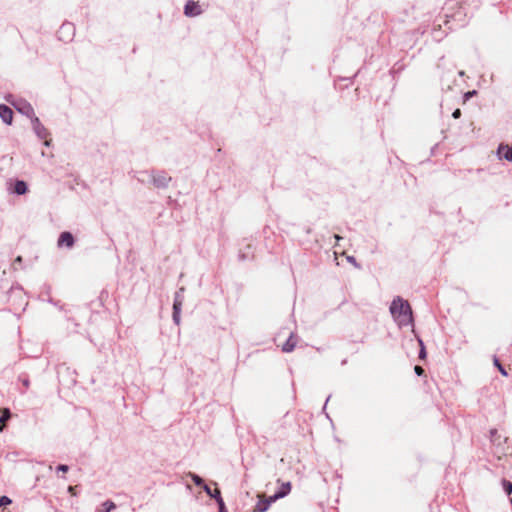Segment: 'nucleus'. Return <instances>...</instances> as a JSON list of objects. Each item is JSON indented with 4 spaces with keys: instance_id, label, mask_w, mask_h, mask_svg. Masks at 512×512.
Masks as SVG:
<instances>
[{
    "instance_id": "0eeeda50",
    "label": "nucleus",
    "mask_w": 512,
    "mask_h": 512,
    "mask_svg": "<svg viewBox=\"0 0 512 512\" xmlns=\"http://www.w3.org/2000/svg\"><path fill=\"white\" fill-rule=\"evenodd\" d=\"M74 242L75 240L73 235L68 231L62 232L58 238V246L60 247L65 246L67 248H71L73 247Z\"/></svg>"
},
{
    "instance_id": "f03ea898",
    "label": "nucleus",
    "mask_w": 512,
    "mask_h": 512,
    "mask_svg": "<svg viewBox=\"0 0 512 512\" xmlns=\"http://www.w3.org/2000/svg\"><path fill=\"white\" fill-rule=\"evenodd\" d=\"M151 180L156 188H167L172 178L164 171H152Z\"/></svg>"
},
{
    "instance_id": "f257e3e1",
    "label": "nucleus",
    "mask_w": 512,
    "mask_h": 512,
    "mask_svg": "<svg viewBox=\"0 0 512 512\" xmlns=\"http://www.w3.org/2000/svg\"><path fill=\"white\" fill-rule=\"evenodd\" d=\"M390 313L400 327L413 324L412 309L408 301L400 296L393 299L390 305Z\"/></svg>"
},
{
    "instance_id": "7ed1b4c3",
    "label": "nucleus",
    "mask_w": 512,
    "mask_h": 512,
    "mask_svg": "<svg viewBox=\"0 0 512 512\" xmlns=\"http://www.w3.org/2000/svg\"><path fill=\"white\" fill-rule=\"evenodd\" d=\"M34 132L36 133L37 137L41 140H43V144L45 146H49L51 139L49 138V131L40 123L39 119L34 116Z\"/></svg>"
},
{
    "instance_id": "bb28decb",
    "label": "nucleus",
    "mask_w": 512,
    "mask_h": 512,
    "mask_svg": "<svg viewBox=\"0 0 512 512\" xmlns=\"http://www.w3.org/2000/svg\"><path fill=\"white\" fill-rule=\"evenodd\" d=\"M452 117L455 118V119H458L461 117V110L460 109H455L452 113Z\"/></svg>"
},
{
    "instance_id": "4468645a",
    "label": "nucleus",
    "mask_w": 512,
    "mask_h": 512,
    "mask_svg": "<svg viewBox=\"0 0 512 512\" xmlns=\"http://www.w3.org/2000/svg\"><path fill=\"white\" fill-rule=\"evenodd\" d=\"M11 418V412L8 408L4 409L0 416V432H2L6 426V422Z\"/></svg>"
},
{
    "instance_id": "473e14b6",
    "label": "nucleus",
    "mask_w": 512,
    "mask_h": 512,
    "mask_svg": "<svg viewBox=\"0 0 512 512\" xmlns=\"http://www.w3.org/2000/svg\"><path fill=\"white\" fill-rule=\"evenodd\" d=\"M334 237H335V239H336L337 241H339V240H341V239H342V237H341V236H339V235H334Z\"/></svg>"
},
{
    "instance_id": "4be33fe9",
    "label": "nucleus",
    "mask_w": 512,
    "mask_h": 512,
    "mask_svg": "<svg viewBox=\"0 0 512 512\" xmlns=\"http://www.w3.org/2000/svg\"><path fill=\"white\" fill-rule=\"evenodd\" d=\"M213 498L216 500L218 506L224 504V501L221 497V492L219 489H217V488L215 489V495H213Z\"/></svg>"
},
{
    "instance_id": "412c9836",
    "label": "nucleus",
    "mask_w": 512,
    "mask_h": 512,
    "mask_svg": "<svg viewBox=\"0 0 512 512\" xmlns=\"http://www.w3.org/2000/svg\"><path fill=\"white\" fill-rule=\"evenodd\" d=\"M418 342L420 345L419 358L423 360L426 358V350H425L423 341L421 339H418Z\"/></svg>"
},
{
    "instance_id": "a878e982",
    "label": "nucleus",
    "mask_w": 512,
    "mask_h": 512,
    "mask_svg": "<svg viewBox=\"0 0 512 512\" xmlns=\"http://www.w3.org/2000/svg\"><path fill=\"white\" fill-rule=\"evenodd\" d=\"M68 470H69V467L67 465H65V464H60L57 467V471H61V472H64V473H66Z\"/></svg>"
},
{
    "instance_id": "aec40b11",
    "label": "nucleus",
    "mask_w": 512,
    "mask_h": 512,
    "mask_svg": "<svg viewBox=\"0 0 512 512\" xmlns=\"http://www.w3.org/2000/svg\"><path fill=\"white\" fill-rule=\"evenodd\" d=\"M12 503V500L8 496H1L0 497V508L6 507Z\"/></svg>"
},
{
    "instance_id": "b1692460",
    "label": "nucleus",
    "mask_w": 512,
    "mask_h": 512,
    "mask_svg": "<svg viewBox=\"0 0 512 512\" xmlns=\"http://www.w3.org/2000/svg\"><path fill=\"white\" fill-rule=\"evenodd\" d=\"M203 490L206 492L208 496L213 498V495H215V489L212 490L207 484H203Z\"/></svg>"
},
{
    "instance_id": "7c9ffc66",
    "label": "nucleus",
    "mask_w": 512,
    "mask_h": 512,
    "mask_svg": "<svg viewBox=\"0 0 512 512\" xmlns=\"http://www.w3.org/2000/svg\"><path fill=\"white\" fill-rule=\"evenodd\" d=\"M474 94H476V91H471V92H467L466 96L469 97V96H472Z\"/></svg>"
},
{
    "instance_id": "cd10ccee",
    "label": "nucleus",
    "mask_w": 512,
    "mask_h": 512,
    "mask_svg": "<svg viewBox=\"0 0 512 512\" xmlns=\"http://www.w3.org/2000/svg\"><path fill=\"white\" fill-rule=\"evenodd\" d=\"M219 507V512H227V509H226V506H225V503L218 506Z\"/></svg>"
},
{
    "instance_id": "20e7f679",
    "label": "nucleus",
    "mask_w": 512,
    "mask_h": 512,
    "mask_svg": "<svg viewBox=\"0 0 512 512\" xmlns=\"http://www.w3.org/2000/svg\"><path fill=\"white\" fill-rule=\"evenodd\" d=\"M74 34H75L74 25L69 22L63 23L57 32L59 40L64 41V42L71 41Z\"/></svg>"
},
{
    "instance_id": "a211bd4d",
    "label": "nucleus",
    "mask_w": 512,
    "mask_h": 512,
    "mask_svg": "<svg viewBox=\"0 0 512 512\" xmlns=\"http://www.w3.org/2000/svg\"><path fill=\"white\" fill-rule=\"evenodd\" d=\"M191 479L196 486L203 488V484H205V483H204V480L199 475L191 474Z\"/></svg>"
},
{
    "instance_id": "5701e85b",
    "label": "nucleus",
    "mask_w": 512,
    "mask_h": 512,
    "mask_svg": "<svg viewBox=\"0 0 512 512\" xmlns=\"http://www.w3.org/2000/svg\"><path fill=\"white\" fill-rule=\"evenodd\" d=\"M494 365L499 369L500 373L504 376H507V371L500 364V361L497 358H494Z\"/></svg>"
},
{
    "instance_id": "ddd939ff",
    "label": "nucleus",
    "mask_w": 512,
    "mask_h": 512,
    "mask_svg": "<svg viewBox=\"0 0 512 512\" xmlns=\"http://www.w3.org/2000/svg\"><path fill=\"white\" fill-rule=\"evenodd\" d=\"M297 342L295 340V337H294V334L292 333L289 338L287 339V341L283 344L282 346V351L283 352H291L294 350L295 346H296Z\"/></svg>"
},
{
    "instance_id": "1a4fd4ad",
    "label": "nucleus",
    "mask_w": 512,
    "mask_h": 512,
    "mask_svg": "<svg viewBox=\"0 0 512 512\" xmlns=\"http://www.w3.org/2000/svg\"><path fill=\"white\" fill-rule=\"evenodd\" d=\"M274 501L272 496L269 498L261 497L255 506L254 512H266Z\"/></svg>"
},
{
    "instance_id": "2f4dec72",
    "label": "nucleus",
    "mask_w": 512,
    "mask_h": 512,
    "mask_svg": "<svg viewBox=\"0 0 512 512\" xmlns=\"http://www.w3.org/2000/svg\"><path fill=\"white\" fill-rule=\"evenodd\" d=\"M23 384H24L26 387H28V386H29V380H28V379H25V380L23 381Z\"/></svg>"
},
{
    "instance_id": "f8f14e48",
    "label": "nucleus",
    "mask_w": 512,
    "mask_h": 512,
    "mask_svg": "<svg viewBox=\"0 0 512 512\" xmlns=\"http://www.w3.org/2000/svg\"><path fill=\"white\" fill-rule=\"evenodd\" d=\"M13 105L19 112L26 114L27 116H30V113L32 112V107L28 102L19 101L13 103Z\"/></svg>"
},
{
    "instance_id": "393cba45",
    "label": "nucleus",
    "mask_w": 512,
    "mask_h": 512,
    "mask_svg": "<svg viewBox=\"0 0 512 512\" xmlns=\"http://www.w3.org/2000/svg\"><path fill=\"white\" fill-rule=\"evenodd\" d=\"M414 371H415V373H416L418 376H422V375H424V373H425L424 369H423L421 366H418V365H416V366L414 367Z\"/></svg>"
},
{
    "instance_id": "c756f323",
    "label": "nucleus",
    "mask_w": 512,
    "mask_h": 512,
    "mask_svg": "<svg viewBox=\"0 0 512 512\" xmlns=\"http://www.w3.org/2000/svg\"><path fill=\"white\" fill-rule=\"evenodd\" d=\"M347 259H348L349 262H351V263L356 265V260H355V258L353 256H350Z\"/></svg>"
},
{
    "instance_id": "6e6552de",
    "label": "nucleus",
    "mask_w": 512,
    "mask_h": 512,
    "mask_svg": "<svg viewBox=\"0 0 512 512\" xmlns=\"http://www.w3.org/2000/svg\"><path fill=\"white\" fill-rule=\"evenodd\" d=\"M497 154L500 159H505L512 162V147L505 144H500L497 150Z\"/></svg>"
},
{
    "instance_id": "39448f33",
    "label": "nucleus",
    "mask_w": 512,
    "mask_h": 512,
    "mask_svg": "<svg viewBox=\"0 0 512 512\" xmlns=\"http://www.w3.org/2000/svg\"><path fill=\"white\" fill-rule=\"evenodd\" d=\"M184 13L188 17H194L200 15L202 10L198 2L190 0L185 4Z\"/></svg>"
},
{
    "instance_id": "f3484780",
    "label": "nucleus",
    "mask_w": 512,
    "mask_h": 512,
    "mask_svg": "<svg viewBox=\"0 0 512 512\" xmlns=\"http://www.w3.org/2000/svg\"><path fill=\"white\" fill-rule=\"evenodd\" d=\"M102 507H103V509L99 510L98 512H110L111 510H113L116 507V505L114 502L107 500L102 504Z\"/></svg>"
},
{
    "instance_id": "c85d7f7f",
    "label": "nucleus",
    "mask_w": 512,
    "mask_h": 512,
    "mask_svg": "<svg viewBox=\"0 0 512 512\" xmlns=\"http://www.w3.org/2000/svg\"><path fill=\"white\" fill-rule=\"evenodd\" d=\"M21 262H22V257H21V256H18V257L15 259V261H14V264H13V265H14V267L16 268V264H17V263H21Z\"/></svg>"
},
{
    "instance_id": "9d476101",
    "label": "nucleus",
    "mask_w": 512,
    "mask_h": 512,
    "mask_svg": "<svg viewBox=\"0 0 512 512\" xmlns=\"http://www.w3.org/2000/svg\"><path fill=\"white\" fill-rule=\"evenodd\" d=\"M291 491V483L290 482H283L279 488V490L272 495V500H277L280 498H284L287 496Z\"/></svg>"
},
{
    "instance_id": "2eb2a0df",
    "label": "nucleus",
    "mask_w": 512,
    "mask_h": 512,
    "mask_svg": "<svg viewBox=\"0 0 512 512\" xmlns=\"http://www.w3.org/2000/svg\"><path fill=\"white\" fill-rule=\"evenodd\" d=\"M183 293H184V288H180L178 291H176L175 293V296H174V303L173 305H177L179 303V308H182V304H183V300H184V296H183Z\"/></svg>"
},
{
    "instance_id": "6ab92c4d",
    "label": "nucleus",
    "mask_w": 512,
    "mask_h": 512,
    "mask_svg": "<svg viewBox=\"0 0 512 512\" xmlns=\"http://www.w3.org/2000/svg\"><path fill=\"white\" fill-rule=\"evenodd\" d=\"M503 488L507 495L512 494V483L507 480H503Z\"/></svg>"
},
{
    "instance_id": "423d86ee",
    "label": "nucleus",
    "mask_w": 512,
    "mask_h": 512,
    "mask_svg": "<svg viewBox=\"0 0 512 512\" xmlns=\"http://www.w3.org/2000/svg\"><path fill=\"white\" fill-rule=\"evenodd\" d=\"M13 115H14V112L9 106H7L5 104H0V118L2 119V121L5 124H7V125L12 124Z\"/></svg>"
},
{
    "instance_id": "72a5a7b5",
    "label": "nucleus",
    "mask_w": 512,
    "mask_h": 512,
    "mask_svg": "<svg viewBox=\"0 0 512 512\" xmlns=\"http://www.w3.org/2000/svg\"><path fill=\"white\" fill-rule=\"evenodd\" d=\"M68 490H69V492L73 493V491H74V487L69 486Z\"/></svg>"
},
{
    "instance_id": "dca6fc26",
    "label": "nucleus",
    "mask_w": 512,
    "mask_h": 512,
    "mask_svg": "<svg viewBox=\"0 0 512 512\" xmlns=\"http://www.w3.org/2000/svg\"><path fill=\"white\" fill-rule=\"evenodd\" d=\"M179 303L177 305H173V313H172V318H173V321L176 325H179L180 324V320H181V308H179Z\"/></svg>"
},
{
    "instance_id": "9b49d317",
    "label": "nucleus",
    "mask_w": 512,
    "mask_h": 512,
    "mask_svg": "<svg viewBox=\"0 0 512 512\" xmlns=\"http://www.w3.org/2000/svg\"><path fill=\"white\" fill-rule=\"evenodd\" d=\"M27 191H28L27 183L25 181H23V180H16V182L14 183L12 192L17 194V195H23Z\"/></svg>"
}]
</instances>
